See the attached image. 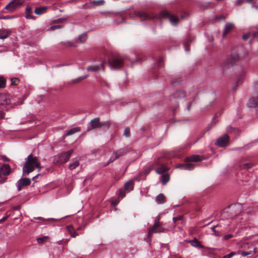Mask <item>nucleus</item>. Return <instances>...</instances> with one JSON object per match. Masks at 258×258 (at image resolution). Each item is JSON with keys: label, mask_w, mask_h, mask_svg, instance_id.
Returning <instances> with one entry per match:
<instances>
[{"label": "nucleus", "mask_w": 258, "mask_h": 258, "mask_svg": "<svg viewBox=\"0 0 258 258\" xmlns=\"http://www.w3.org/2000/svg\"><path fill=\"white\" fill-rule=\"evenodd\" d=\"M191 105H192V102H189L188 103V105H187V110H190Z\"/></svg>", "instance_id": "13d9d810"}, {"label": "nucleus", "mask_w": 258, "mask_h": 258, "mask_svg": "<svg viewBox=\"0 0 258 258\" xmlns=\"http://www.w3.org/2000/svg\"><path fill=\"white\" fill-rule=\"evenodd\" d=\"M255 0H246L245 2L248 3H251L253 2H254Z\"/></svg>", "instance_id": "e2e57ef3"}, {"label": "nucleus", "mask_w": 258, "mask_h": 258, "mask_svg": "<svg viewBox=\"0 0 258 258\" xmlns=\"http://www.w3.org/2000/svg\"><path fill=\"white\" fill-rule=\"evenodd\" d=\"M47 9L48 7H38L35 8L34 12L37 15H41L45 13L46 12Z\"/></svg>", "instance_id": "a878e982"}, {"label": "nucleus", "mask_w": 258, "mask_h": 258, "mask_svg": "<svg viewBox=\"0 0 258 258\" xmlns=\"http://www.w3.org/2000/svg\"><path fill=\"white\" fill-rule=\"evenodd\" d=\"M127 152V149L125 148L120 149L117 150V151L114 152L113 153L114 157H111L110 158L109 161L108 163L107 164V165H108L110 163L113 162L114 160L117 159L119 157L125 155Z\"/></svg>", "instance_id": "9d476101"}, {"label": "nucleus", "mask_w": 258, "mask_h": 258, "mask_svg": "<svg viewBox=\"0 0 258 258\" xmlns=\"http://www.w3.org/2000/svg\"><path fill=\"white\" fill-rule=\"evenodd\" d=\"M225 18V16L223 15H220L219 16H216L215 17V20L217 21H220V20H224Z\"/></svg>", "instance_id": "a18cd8bd"}, {"label": "nucleus", "mask_w": 258, "mask_h": 258, "mask_svg": "<svg viewBox=\"0 0 258 258\" xmlns=\"http://www.w3.org/2000/svg\"><path fill=\"white\" fill-rule=\"evenodd\" d=\"M26 18L27 19H31V18L34 19L35 17H33V16H31L29 14H26Z\"/></svg>", "instance_id": "5fc2aeb1"}, {"label": "nucleus", "mask_w": 258, "mask_h": 258, "mask_svg": "<svg viewBox=\"0 0 258 258\" xmlns=\"http://www.w3.org/2000/svg\"><path fill=\"white\" fill-rule=\"evenodd\" d=\"M49 239V237L44 236L42 237L37 238V241L38 243H43Z\"/></svg>", "instance_id": "2f4dec72"}, {"label": "nucleus", "mask_w": 258, "mask_h": 258, "mask_svg": "<svg viewBox=\"0 0 258 258\" xmlns=\"http://www.w3.org/2000/svg\"><path fill=\"white\" fill-rule=\"evenodd\" d=\"M252 7L255 8L256 10L258 9V6L256 5H253Z\"/></svg>", "instance_id": "0e129e2a"}, {"label": "nucleus", "mask_w": 258, "mask_h": 258, "mask_svg": "<svg viewBox=\"0 0 258 258\" xmlns=\"http://www.w3.org/2000/svg\"><path fill=\"white\" fill-rule=\"evenodd\" d=\"M250 33L253 38H258V30L255 31H252Z\"/></svg>", "instance_id": "79ce46f5"}, {"label": "nucleus", "mask_w": 258, "mask_h": 258, "mask_svg": "<svg viewBox=\"0 0 258 258\" xmlns=\"http://www.w3.org/2000/svg\"><path fill=\"white\" fill-rule=\"evenodd\" d=\"M239 55L237 53L233 52L229 55L224 61L221 64V68L223 70H226L232 67L239 60Z\"/></svg>", "instance_id": "f03ea898"}, {"label": "nucleus", "mask_w": 258, "mask_h": 258, "mask_svg": "<svg viewBox=\"0 0 258 258\" xmlns=\"http://www.w3.org/2000/svg\"><path fill=\"white\" fill-rule=\"evenodd\" d=\"M24 3V0H13L6 7L5 9L10 12H13Z\"/></svg>", "instance_id": "423d86ee"}, {"label": "nucleus", "mask_w": 258, "mask_h": 258, "mask_svg": "<svg viewBox=\"0 0 258 258\" xmlns=\"http://www.w3.org/2000/svg\"><path fill=\"white\" fill-rule=\"evenodd\" d=\"M134 185V181L132 180H130L125 183L124 185V190L126 191H130L133 189Z\"/></svg>", "instance_id": "5701e85b"}, {"label": "nucleus", "mask_w": 258, "mask_h": 258, "mask_svg": "<svg viewBox=\"0 0 258 258\" xmlns=\"http://www.w3.org/2000/svg\"><path fill=\"white\" fill-rule=\"evenodd\" d=\"M202 160V157L198 155H194L186 158V162H199Z\"/></svg>", "instance_id": "412c9836"}, {"label": "nucleus", "mask_w": 258, "mask_h": 258, "mask_svg": "<svg viewBox=\"0 0 258 258\" xmlns=\"http://www.w3.org/2000/svg\"><path fill=\"white\" fill-rule=\"evenodd\" d=\"M233 237V234H228L225 235L224 236L223 238L225 240H228V239L232 238Z\"/></svg>", "instance_id": "37998d69"}, {"label": "nucleus", "mask_w": 258, "mask_h": 258, "mask_svg": "<svg viewBox=\"0 0 258 258\" xmlns=\"http://www.w3.org/2000/svg\"><path fill=\"white\" fill-rule=\"evenodd\" d=\"M184 164L178 165L177 168H182L185 170H192L195 167V164L190 163V162H186Z\"/></svg>", "instance_id": "a211bd4d"}, {"label": "nucleus", "mask_w": 258, "mask_h": 258, "mask_svg": "<svg viewBox=\"0 0 258 258\" xmlns=\"http://www.w3.org/2000/svg\"><path fill=\"white\" fill-rule=\"evenodd\" d=\"M31 183V180L28 178H21L17 182V187L19 191L21 190L23 186L29 185Z\"/></svg>", "instance_id": "f8f14e48"}, {"label": "nucleus", "mask_w": 258, "mask_h": 258, "mask_svg": "<svg viewBox=\"0 0 258 258\" xmlns=\"http://www.w3.org/2000/svg\"><path fill=\"white\" fill-rule=\"evenodd\" d=\"M229 140V136L227 134H224L216 140L215 144L220 147H225L228 146Z\"/></svg>", "instance_id": "1a4fd4ad"}, {"label": "nucleus", "mask_w": 258, "mask_h": 258, "mask_svg": "<svg viewBox=\"0 0 258 258\" xmlns=\"http://www.w3.org/2000/svg\"><path fill=\"white\" fill-rule=\"evenodd\" d=\"M73 152V150H70L66 152L58 154L54 158L55 162L59 164H63L66 163L70 159Z\"/></svg>", "instance_id": "39448f33"}, {"label": "nucleus", "mask_w": 258, "mask_h": 258, "mask_svg": "<svg viewBox=\"0 0 258 258\" xmlns=\"http://www.w3.org/2000/svg\"><path fill=\"white\" fill-rule=\"evenodd\" d=\"M15 17H12V18H15ZM4 19H10L11 18V17H10V16H5L3 18Z\"/></svg>", "instance_id": "bf43d9fd"}, {"label": "nucleus", "mask_w": 258, "mask_h": 258, "mask_svg": "<svg viewBox=\"0 0 258 258\" xmlns=\"http://www.w3.org/2000/svg\"><path fill=\"white\" fill-rule=\"evenodd\" d=\"M256 55L258 56V49L257 50L256 52Z\"/></svg>", "instance_id": "774afa93"}, {"label": "nucleus", "mask_w": 258, "mask_h": 258, "mask_svg": "<svg viewBox=\"0 0 258 258\" xmlns=\"http://www.w3.org/2000/svg\"><path fill=\"white\" fill-rule=\"evenodd\" d=\"M10 31L7 29H0V39H5L8 38L10 35Z\"/></svg>", "instance_id": "4be33fe9"}, {"label": "nucleus", "mask_w": 258, "mask_h": 258, "mask_svg": "<svg viewBox=\"0 0 258 258\" xmlns=\"http://www.w3.org/2000/svg\"><path fill=\"white\" fill-rule=\"evenodd\" d=\"M156 201L159 204H163L165 202L166 198L163 194H159L157 196L156 198Z\"/></svg>", "instance_id": "cd10ccee"}, {"label": "nucleus", "mask_w": 258, "mask_h": 258, "mask_svg": "<svg viewBox=\"0 0 258 258\" xmlns=\"http://www.w3.org/2000/svg\"><path fill=\"white\" fill-rule=\"evenodd\" d=\"M236 254L235 252H231L228 254H226L223 256H220L219 258H231Z\"/></svg>", "instance_id": "72a5a7b5"}, {"label": "nucleus", "mask_w": 258, "mask_h": 258, "mask_svg": "<svg viewBox=\"0 0 258 258\" xmlns=\"http://www.w3.org/2000/svg\"><path fill=\"white\" fill-rule=\"evenodd\" d=\"M2 158L6 161H9L10 159L5 155H3L2 156Z\"/></svg>", "instance_id": "4d7b16f0"}, {"label": "nucleus", "mask_w": 258, "mask_h": 258, "mask_svg": "<svg viewBox=\"0 0 258 258\" xmlns=\"http://www.w3.org/2000/svg\"><path fill=\"white\" fill-rule=\"evenodd\" d=\"M234 28V24L232 23H228L225 24L224 31L223 32V36H225L229 33Z\"/></svg>", "instance_id": "aec40b11"}, {"label": "nucleus", "mask_w": 258, "mask_h": 258, "mask_svg": "<svg viewBox=\"0 0 258 258\" xmlns=\"http://www.w3.org/2000/svg\"><path fill=\"white\" fill-rule=\"evenodd\" d=\"M123 135L127 138L130 137V129L129 127H127L124 130Z\"/></svg>", "instance_id": "e433bc0d"}, {"label": "nucleus", "mask_w": 258, "mask_h": 258, "mask_svg": "<svg viewBox=\"0 0 258 258\" xmlns=\"http://www.w3.org/2000/svg\"><path fill=\"white\" fill-rule=\"evenodd\" d=\"M35 168H38L39 171L42 167L38 158L31 154L26 159L25 163L23 167V174L25 176L28 175L33 171Z\"/></svg>", "instance_id": "f257e3e1"}, {"label": "nucleus", "mask_w": 258, "mask_h": 258, "mask_svg": "<svg viewBox=\"0 0 258 258\" xmlns=\"http://www.w3.org/2000/svg\"><path fill=\"white\" fill-rule=\"evenodd\" d=\"M169 168L164 164H160L159 166L155 169V172L158 174H162L166 173L169 170Z\"/></svg>", "instance_id": "f3484780"}, {"label": "nucleus", "mask_w": 258, "mask_h": 258, "mask_svg": "<svg viewBox=\"0 0 258 258\" xmlns=\"http://www.w3.org/2000/svg\"><path fill=\"white\" fill-rule=\"evenodd\" d=\"M40 174H38L37 175H36V176H35L34 177H33L32 179L33 180L36 182L37 181L36 180V178L40 175Z\"/></svg>", "instance_id": "6e6d98bb"}, {"label": "nucleus", "mask_w": 258, "mask_h": 258, "mask_svg": "<svg viewBox=\"0 0 258 258\" xmlns=\"http://www.w3.org/2000/svg\"><path fill=\"white\" fill-rule=\"evenodd\" d=\"M87 77H88V75H85V76L81 77L79 78L78 79H77V80H76L75 82H78L81 80L86 79Z\"/></svg>", "instance_id": "3c124183"}, {"label": "nucleus", "mask_w": 258, "mask_h": 258, "mask_svg": "<svg viewBox=\"0 0 258 258\" xmlns=\"http://www.w3.org/2000/svg\"><path fill=\"white\" fill-rule=\"evenodd\" d=\"M106 64L105 61H103L100 66L98 65H94V66H89L87 67V70L88 71L96 72L98 71L100 68H102L104 70L105 64Z\"/></svg>", "instance_id": "4468645a"}, {"label": "nucleus", "mask_w": 258, "mask_h": 258, "mask_svg": "<svg viewBox=\"0 0 258 258\" xmlns=\"http://www.w3.org/2000/svg\"><path fill=\"white\" fill-rule=\"evenodd\" d=\"M170 179V175L168 173L162 174L161 176V181L163 185L166 184Z\"/></svg>", "instance_id": "b1692460"}, {"label": "nucleus", "mask_w": 258, "mask_h": 258, "mask_svg": "<svg viewBox=\"0 0 258 258\" xmlns=\"http://www.w3.org/2000/svg\"><path fill=\"white\" fill-rule=\"evenodd\" d=\"M103 126H106L107 128L110 126V122L109 121L100 122L99 117L95 118L91 120L90 126L87 128V131H90L92 130L100 128Z\"/></svg>", "instance_id": "20e7f679"}, {"label": "nucleus", "mask_w": 258, "mask_h": 258, "mask_svg": "<svg viewBox=\"0 0 258 258\" xmlns=\"http://www.w3.org/2000/svg\"><path fill=\"white\" fill-rule=\"evenodd\" d=\"M87 38V35L86 34H82L79 36L76 41L77 43H82L84 42L86 40Z\"/></svg>", "instance_id": "c756f323"}, {"label": "nucleus", "mask_w": 258, "mask_h": 258, "mask_svg": "<svg viewBox=\"0 0 258 258\" xmlns=\"http://www.w3.org/2000/svg\"><path fill=\"white\" fill-rule=\"evenodd\" d=\"M29 9L28 8H27L26 9V12H29Z\"/></svg>", "instance_id": "69168bd1"}, {"label": "nucleus", "mask_w": 258, "mask_h": 258, "mask_svg": "<svg viewBox=\"0 0 258 258\" xmlns=\"http://www.w3.org/2000/svg\"><path fill=\"white\" fill-rule=\"evenodd\" d=\"M6 179L7 178L6 177V176L0 175V184L4 183Z\"/></svg>", "instance_id": "09e8293b"}, {"label": "nucleus", "mask_w": 258, "mask_h": 258, "mask_svg": "<svg viewBox=\"0 0 258 258\" xmlns=\"http://www.w3.org/2000/svg\"><path fill=\"white\" fill-rule=\"evenodd\" d=\"M4 117V114L2 112H0V119Z\"/></svg>", "instance_id": "680f3d73"}, {"label": "nucleus", "mask_w": 258, "mask_h": 258, "mask_svg": "<svg viewBox=\"0 0 258 258\" xmlns=\"http://www.w3.org/2000/svg\"><path fill=\"white\" fill-rule=\"evenodd\" d=\"M186 50L188 51L189 50V48H188V47H186Z\"/></svg>", "instance_id": "338daca9"}, {"label": "nucleus", "mask_w": 258, "mask_h": 258, "mask_svg": "<svg viewBox=\"0 0 258 258\" xmlns=\"http://www.w3.org/2000/svg\"><path fill=\"white\" fill-rule=\"evenodd\" d=\"M68 228L70 231V234L72 237H75L76 236H77L78 235V233L75 231H73V232H72V231L71 230V229H73L72 226H68Z\"/></svg>", "instance_id": "c9c22d12"}, {"label": "nucleus", "mask_w": 258, "mask_h": 258, "mask_svg": "<svg viewBox=\"0 0 258 258\" xmlns=\"http://www.w3.org/2000/svg\"><path fill=\"white\" fill-rule=\"evenodd\" d=\"M80 163L79 161H75L73 163H71L69 166V169L71 170L76 169L79 166Z\"/></svg>", "instance_id": "7c9ffc66"}, {"label": "nucleus", "mask_w": 258, "mask_h": 258, "mask_svg": "<svg viewBox=\"0 0 258 258\" xmlns=\"http://www.w3.org/2000/svg\"><path fill=\"white\" fill-rule=\"evenodd\" d=\"M20 82V80L17 78L11 79V84L13 85H17Z\"/></svg>", "instance_id": "f704fd0d"}, {"label": "nucleus", "mask_w": 258, "mask_h": 258, "mask_svg": "<svg viewBox=\"0 0 258 258\" xmlns=\"http://www.w3.org/2000/svg\"><path fill=\"white\" fill-rule=\"evenodd\" d=\"M92 5L89 3V4H85L82 6V8L84 9H89L93 8Z\"/></svg>", "instance_id": "58836bf2"}, {"label": "nucleus", "mask_w": 258, "mask_h": 258, "mask_svg": "<svg viewBox=\"0 0 258 258\" xmlns=\"http://www.w3.org/2000/svg\"><path fill=\"white\" fill-rule=\"evenodd\" d=\"M247 105L250 108H255L258 106V97L251 98L248 101Z\"/></svg>", "instance_id": "6ab92c4d"}, {"label": "nucleus", "mask_w": 258, "mask_h": 258, "mask_svg": "<svg viewBox=\"0 0 258 258\" xmlns=\"http://www.w3.org/2000/svg\"><path fill=\"white\" fill-rule=\"evenodd\" d=\"M230 210L233 214L235 216L238 215L242 210V206L241 204H236L231 206Z\"/></svg>", "instance_id": "2eb2a0df"}, {"label": "nucleus", "mask_w": 258, "mask_h": 258, "mask_svg": "<svg viewBox=\"0 0 258 258\" xmlns=\"http://www.w3.org/2000/svg\"><path fill=\"white\" fill-rule=\"evenodd\" d=\"M81 132V128L79 127H76L70 130L67 134L64 135V136H69L72 135L76 133H78Z\"/></svg>", "instance_id": "bb28decb"}, {"label": "nucleus", "mask_w": 258, "mask_h": 258, "mask_svg": "<svg viewBox=\"0 0 258 258\" xmlns=\"http://www.w3.org/2000/svg\"><path fill=\"white\" fill-rule=\"evenodd\" d=\"M182 218V217L181 216H177V217H173V222L174 223H175L177 221L181 220Z\"/></svg>", "instance_id": "8fccbe9b"}, {"label": "nucleus", "mask_w": 258, "mask_h": 258, "mask_svg": "<svg viewBox=\"0 0 258 258\" xmlns=\"http://www.w3.org/2000/svg\"><path fill=\"white\" fill-rule=\"evenodd\" d=\"M118 203H119V201H117V200H116V201H114L112 203V204H113L114 206H116V205H117L118 204Z\"/></svg>", "instance_id": "052dcab7"}, {"label": "nucleus", "mask_w": 258, "mask_h": 258, "mask_svg": "<svg viewBox=\"0 0 258 258\" xmlns=\"http://www.w3.org/2000/svg\"><path fill=\"white\" fill-rule=\"evenodd\" d=\"M6 86V80L3 76H0V88H4Z\"/></svg>", "instance_id": "473e14b6"}, {"label": "nucleus", "mask_w": 258, "mask_h": 258, "mask_svg": "<svg viewBox=\"0 0 258 258\" xmlns=\"http://www.w3.org/2000/svg\"><path fill=\"white\" fill-rule=\"evenodd\" d=\"M165 231H166V229L163 227V223L159 221V217H158L155 220L153 226L149 229L148 236L151 237L153 233L164 232Z\"/></svg>", "instance_id": "7ed1b4c3"}, {"label": "nucleus", "mask_w": 258, "mask_h": 258, "mask_svg": "<svg viewBox=\"0 0 258 258\" xmlns=\"http://www.w3.org/2000/svg\"><path fill=\"white\" fill-rule=\"evenodd\" d=\"M250 36H251V33H250V32H249L247 34L243 35L242 36V38L243 40H246L248 39Z\"/></svg>", "instance_id": "49530a36"}, {"label": "nucleus", "mask_w": 258, "mask_h": 258, "mask_svg": "<svg viewBox=\"0 0 258 258\" xmlns=\"http://www.w3.org/2000/svg\"><path fill=\"white\" fill-rule=\"evenodd\" d=\"M136 17L140 19L141 21H144L150 18L149 15L145 12L142 11H136L134 13Z\"/></svg>", "instance_id": "dca6fc26"}, {"label": "nucleus", "mask_w": 258, "mask_h": 258, "mask_svg": "<svg viewBox=\"0 0 258 258\" xmlns=\"http://www.w3.org/2000/svg\"><path fill=\"white\" fill-rule=\"evenodd\" d=\"M109 65L111 69H119L123 65V60L120 57H114L109 60Z\"/></svg>", "instance_id": "0eeeda50"}, {"label": "nucleus", "mask_w": 258, "mask_h": 258, "mask_svg": "<svg viewBox=\"0 0 258 258\" xmlns=\"http://www.w3.org/2000/svg\"><path fill=\"white\" fill-rule=\"evenodd\" d=\"M105 2L104 0H98V1H93L90 2V3L92 5L93 8H95L96 6H102L104 4Z\"/></svg>", "instance_id": "c85d7f7f"}, {"label": "nucleus", "mask_w": 258, "mask_h": 258, "mask_svg": "<svg viewBox=\"0 0 258 258\" xmlns=\"http://www.w3.org/2000/svg\"><path fill=\"white\" fill-rule=\"evenodd\" d=\"M190 244L196 247H203V246L201 244L200 242L196 238L192 240L188 241Z\"/></svg>", "instance_id": "393cba45"}, {"label": "nucleus", "mask_w": 258, "mask_h": 258, "mask_svg": "<svg viewBox=\"0 0 258 258\" xmlns=\"http://www.w3.org/2000/svg\"><path fill=\"white\" fill-rule=\"evenodd\" d=\"M244 1V0H237L236 2V4L237 5H240L243 3Z\"/></svg>", "instance_id": "864d4df0"}, {"label": "nucleus", "mask_w": 258, "mask_h": 258, "mask_svg": "<svg viewBox=\"0 0 258 258\" xmlns=\"http://www.w3.org/2000/svg\"><path fill=\"white\" fill-rule=\"evenodd\" d=\"M161 17L169 19L172 25H176L178 23L179 19L177 17L171 15L168 11L164 10L160 13Z\"/></svg>", "instance_id": "6e6552de"}, {"label": "nucleus", "mask_w": 258, "mask_h": 258, "mask_svg": "<svg viewBox=\"0 0 258 258\" xmlns=\"http://www.w3.org/2000/svg\"><path fill=\"white\" fill-rule=\"evenodd\" d=\"M11 102L10 97L6 93L0 94V105L5 106L9 105Z\"/></svg>", "instance_id": "9b49d317"}, {"label": "nucleus", "mask_w": 258, "mask_h": 258, "mask_svg": "<svg viewBox=\"0 0 258 258\" xmlns=\"http://www.w3.org/2000/svg\"><path fill=\"white\" fill-rule=\"evenodd\" d=\"M11 171V167L9 164H4L0 168V175L6 176L8 175Z\"/></svg>", "instance_id": "ddd939ff"}, {"label": "nucleus", "mask_w": 258, "mask_h": 258, "mask_svg": "<svg viewBox=\"0 0 258 258\" xmlns=\"http://www.w3.org/2000/svg\"><path fill=\"white\" fill-rule=\"evenodd\" d=\"M61 28V26L59 25H58L52 26L50 27V29L51 30H55L56 29H59V28Z\"/></svg>", "instance_id": "de8ad7c7"}, {"label": "nucleus", "mask_w": 258, "mask_h": 258, "mask_svg": "<svg viewBox=\"0 0 258 258\" xmlns=\"http://www.w3.org/2000/svg\"><path fill=\"white\" fill-rule=\"evenodd\" d=\"M61 44L64 45L66 46H70V47H74L75 45L71 42H61Z\"/></svg>", "instance_id": "a19ab883"}, {"label": "nucleus", "mask_w": 258, "mask_h": 258, "mask_svg": "<svg viewBox=\"0 0 258 258\" xmlns=\"http://www.w3.org/2000/svg\"><path fill=\"white\" fill-rule=\"evenodd\" d=\"M252 253V252L251 251H249V252L242 251L241 253V255L242 256H247L248 255L251 254Z\"/></svg>", "instance_id": "c03bdc74"}, {"label": "nucleus", "mask_w": 258, "mask_h": 258, "mask_svg": "<svg viewBox=\"0 0 258 258\" xmlns=\"http://www.w3.org/2000/svg\"><path fill=\"white\" fill-rule=\"evenodd\" d=\"M252 166V164L251 163H247L243 164L242 165H241V167L244 169H249V168L251 167Z\"/></svg>", "instance_id": "4c0bfd02"}, {"label": "nucleus", "mask_w": 258, "mask_h": 258, "mask_svg": "<svg viewBox=\"0 0 258 258\" xmlns=\"http://www.w3.org/2000/svg\"><path fill=\"white\" fill-rule=\"evenodd\" d=\"M218 226L217 225H216V226H213L212 227H211V230L213 232V233L215 235H218V234H216V230L215 229L218 227Z\"/></svg>", "instance_id": "603ef678"}, {"label": "nucleus", "mask_w": 258, "mask_h": 258, "mask_svg": "<svg viewBox=\"0 0 258 258\" xmlns=\"http://www.w3.org/2000/svg\"><path fill=\"white\" fill-rule=\"evenodd\" d=\"M118 195L120 196L121 198H123L125 196V192L124 190H123L122 189H119L118 190Z\"/></svg>", "instance_id": "ea45409f"}]
</instances>
